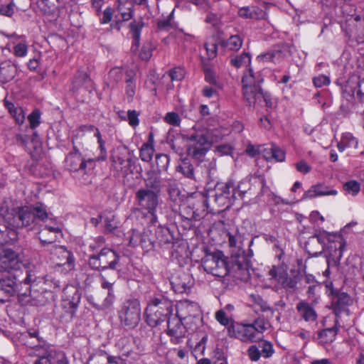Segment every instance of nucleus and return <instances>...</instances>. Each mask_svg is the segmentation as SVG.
Wrapping results in <instances>:
<instances>
[{
  "instance_id": "obj_7",
  "label": "nucleus",
  "mask_w": 364,
  "mask_h": 364,
  "mask_svg": "<svg viewBox=\"0 0 364 364\" xmlns=\"http://www.w3.org/2000/svg\"><path fill=\"white\" fill-rule=\"evenodd\" d=\"M144 26L143 20H134L129 23V32L132 36L131 51L134 53L139 52L138 56L141 60L149 61L153 55V51L156 49V46L150 41L144 42L139 50L141 34Z\"/></svg>"
},
{
  "instance_id": "obj_11",
  "label": "nucleus",
  "mask_w": 364,
  "mask_h": 364,
  "mask_svg": "<svg viewBox=\"0 0 364 364\" xmlns=\"http://www.w3.org/2000/svg\"><path fill=\"white\" fill-rule=\"evenodd\" d=\"M24 278L25 276L15 279L14 276L9 275L6 277L0 279V302L4 303L8 301L15 294L29 296V285H25Z\"/></svg>"
},
{
  "instance_id": "obj_14",
  "label": "nucleus",
  "mask_w": 364,
  "mask_h": 364,
  "mask_svg": "<svg viewBox=\"0 0 364 364\" xmlns=\"http://www.w3.org/2000/svg\"><path fill=\"white\" fill-rule=\"evenodd\" d=\"M48 252L50 262L55 267L66 266V270L70 271L75 267V257L71 251L63 245H49L44 249Z\"/></svg>"
},
{
  "instance_id": "obj_1",
  "label": "nucleus",
  "mask_w": 364,
  "mask_h": 364,
  "mask_svg": "<svg viewBox=\"0 0 364 364\" xmlns=\"http://www.w3.org/2000/svg\"><path fill=\"white\" fill-rule=\"evenodd\" d=\"M229 276L238 284L240 282H247L250 279L249 262L242 250V238L241 235L229 234Z\"/></svg>"
},
{
  "instance_id": "obj_42",
  "label": "nucleus",
  "mask_w": 364,
  "mask_h": 364,
  "mask_svg": "<svg viewBox=\"0 0 364 364\" xmlns=\"http://www.w3.org/2000/svg\"><path fill=\"white\" fill-rule=\"evenodd\" d=\"M189 350L187 348H173L167 353L173 364H188Z\"/></svg>"
},
{
  "instance_id": "obj_4",
  "label": "nucleus",
  "mask_w": 364,
  "mask_h": 364,
  "mask_svg": "<svg viewBox=\"0 0 364 364\" xmlns=\"http://www.w3.org/2000/svg\"><path fill=\"white\" fill-rule=\"evenodd\" d=\"M0 215L11 228H23L34 223V215L30 206L10 208L4 201L0 206Z\"/></svg>"
},
{
  "instance_id": "obj_39",
  "label": "nucleus",
  "mask_w": 364,
  "mask_h": 364,
  "mask_svg": "<svg viewBox=\"0 0 364 364\" xmlns=\"http://www.w3.org/2000/svg\"><path fill=\"white\" fill-rule=\"evenodd\" d=\"M18 238V233L16 230L0 223V245L13 244Z\"/></svg>"
},
{
  "instance_id": "obj_12",
  "label": "nucleus",
  "mask_w": 364,
  "mask_h": 364,
  "mask_svg": "<svg viewBox=\"0 0 364 364\" xmlns=\"http://www.w3.org/2000/svg\"><path fill=\"white\" fill-rule=\"evenodd\" d=\"M160 195L144 188H139L135 193V201L138 210L151 216V223L157 222V208L159 205Z\"/></svg>"
},
{
  "instance_id": "obj_38",
  "label": "nucleus",
  "mask_w": 364,
  "mask_h": 364,
  "mask_svg": "<svg viewBox=\"0 0 364 364\" xmlns=\"http://www.w3.org/2000/svg\"><path fill=\"white\" fill-rule=\"evenodd\" d=\"M154 152V136L153 132H149L147 141L139 149V157L141 161L149 162L152 160Z\"/></svg>"
},
{
  "instance_id": "obj_5",
  "label": "nucleus",
  "mask_w": 364,
  "mask_h": 364,
  "mask_svg": "<svg viewBox=\"0 0 364 364\" xmlns=\"http://www.w3.org/2000/svg\"><path fill=\"white\" fill-rule=\"evenodd\" d=\"M173 305L172 302L164 298H154L151 299L144 312L145 321L151 327H156L161 322L173 315Z\"/></svg>"
},
{
  "instance_id": "obj_44",
  "label": "nucleus",
  "mask_w": 364,
  "mask_h": 364,
  "mask_svg": "<svg viewBox=\"0 0 364 364\" xmlns=\"http://www.w3.org/2000/svg\"><path fill=\"white\" fill-rule=\"evenodd\" d=\"M145 187L144 189L153 191L154 193L159 194L161 191V181L160 178L155 173H149L147 178L144 179Z\"/></svg>"
},
{
  "instance_id": "obj_24",
  "label": "nucleus",
  "mask_w": 364,
  "mask_h": 364,
  "mask_svg": "<svg viewBox=\"0 0 364 364\" xmlns=\"http://www.w3.org/2000/svg\"><path fill=\"white\" fill-rule=\"evenodd\" d=\"M192 199L194 203L193 210L196 212L198 220H200L205 215V213H210L215 214L216 213H220L225 211L228 209V206L225 207L221 210H217L214 211L213 209L209 208L208 197L206 193L203 192L195 193L193 196L188 198Z\"/></svg>"
},
{
  "instance_id": "obj_13",
  "label": "nucleus",
  "mask_w": 364,
  "mask_h": 364,
  "mask_svg": "<svg viewBox=\"0 0 364 364\" xmlns=\"http://www.w3.org/2000/svg\"><path fill=\"white\" fill-rule=\"evenodd\" d=\"M204 270L223 280L228 275V257L220 250L207 253L202 259Z\"/></svg>"
},
{
  "instance_id": "obj_21",
  "label": "nucleus",
  "mask_w": 364,
  "mask_h": 364,
  "mask_svg": "<svg viewBox=\"0 0 364 364\" xmlns=\"http://www.w3.org/2000/svg\"><path fill=\"white\" fill-rule=\"evenodd\" d=\"M210 144L204 134H193L189 139L188 153L193 158L201 160L209 150Z\"/></svg>"
},
{
  "instance_id": "obj_34",
  "label": "nucleus",
  "mask_w": 364,
  "mask_h": 364,
  "mask_svg": "<svg viewBox=\"0 0 364 364\" xmlns=\"http://www.w3.org/2000/svg\"><path fill=\"white\" fill-rule=\"evenodd\" d=\"M337 193L336 190L332 189L324 184L318 183L312 186L306 191L303 196V198L308 199L323 196H336Z\"/></svg>"
},
{
  "instance_id": "obj_45",
  "label": "nucleus",
  "mask_w": 364,
  "mask_h": 364,
  "mask_svg": "<svg viewBox=\"0 0 364 364\" xmlns=\"http://www.w3.org/2000/svg\"><path fill=\"white\" fill-rule=\"evenodd\" d=\"M93 132L94 136L97 138L98 149L100 150L99 155L96 158H94V159H96V161H105L107 158V151L105 146L106 142L103 139L100 129L95 125Z\"/></svg>"
},
{
  "instance_id": "obj_48",
  "label": "nucleus",
  "mask_w": 364,
  "mask_h": 364,
  "mask_svg": "<svg viewBox=\"0 0 364 364\" xmlns=\"http://www.w3.org/2000/svg\"><path fill=\"white\" fill-rule=\"evenodd\" d=\"M30 207L34 215V222L36 219L44 221L48 218L47 207L42 203H36Z\"/></svg>"
},
{
  "instance_id": "obj_62",
  "label": "nucleus",
  "mask_w": 364,
  "mask_h": 364,
  "mask_svg": "<svg viewBox=\"0 0 364 364\" xmlns=\"http://www.w3.org/2000/svg\"><path fill=\"white\" fill-rule=\"evenodd\" d=\"M214 364H228L225 349L220 348L218 344L214 350Z\"/></svg>"
},
{
  "instance_id": "obj_53",
  "label": "nucleus",
  "mask_w": 364,
  "mask_h": 364,
  "mask_svg": "<svg viewBox=\"0 0 364 364\" xmlns=\"http://www.w3.org/2000/svg\"><path fill=\"white\" fill-rule=\"evenodd\" d=\"M28 121L29 122V127L33 132L39 127L41 123V112L39 109H34L28 116Z\"/></svg>"
},
{
  "instance_id": "obj_47",
  "label": "nucleus",
  "mask_w": 364,
  "mask_h": 364,
  "mask_svg": "<svg viewBox=\"0 0 364 364\" xmlns=\"http://www.w3.org/2000/svg\"><path fill=\"white\" fill-rule=\"evenodd\" d=\"M156 237L161 245L171 244L173 240V235L167 227L159 226L156 230Z\"/></svg>"
},
{
  "instance_id": "obj_22",
  "label": "nucleus",
  "mask_w": 364,
  "mask_h": 364,
  "mask_svg": "<svg viewBox=\"0 0 364 364\" xmlns=\"http://www.w3.org/2000/svg\"><path fill=\"white\" fill-rule=\"evenodd\" d=\"M192 199H186V201L177 203L178 208L174 205L172 209L174 212L178 213V220L184 223L185 228H191L193 226V222L197 221L196 212L193 210L194 203Z\"/></svg>"
},
{
  "instance_id": "obj_50",
  "label": "nucleus",
  "mask_w": 364,
  "mask_h": 364,
  "mask_svg": "<svg viewBox=\"0 0 364 364\" xmlns=\"http://www.w3.org/2000/svg\"><path fill=\"white\" fill-rule=\"evenodd\" d=\"M355 35L360 43H364V17L356 16L353 18Z\"/></svg>"
},
{
  "instance_id": "obj_26",
  "label": "nucleus",
  "mask_w": 364,
  "mask_h": 364,
  "mask_svg": "<svg viewBox=\"0 0 364 364\" xmlns=\"http://www.w3.org/2000/svg\"><path fill=\"white\" fill-rule=\"evenodd\" d=\"M60 235L61 230L59 227L45 225L38 232V238L42 246L46 249L49 245H55V242Z\"/></svg>"
},
{
  "instance_id": "obj_30",
  "label": "nucleus",
  "mask_w": 364,
  "mask_h": 364,
  "mask_svg": "<svg viewBox=\"0 0 364 364\" xmlns=\"http://www.w3.org/2000/svg\"><path fill=\"white\" fill-rule=\"evenodd\" d=\"M133 346V338L126 336L120 337L115 343V347L121 354L120 357H132L134 359H138L139 355L134 352Z\"/></svg>"
},
{
  "instance_id": "obj_61",
  "label": "nucleus",
  "mask_w": 364,
  "mask_h": 364,
  "mask_svg": "<svg viewBox=\"0 0 364 364\" xmlns=\"http://www.w3.org/2000/svg\"><path fill=\"white\" fill-rule=\"evenodd\" d=\"M252 326L255 328V332L257 333L258 336H260L264 331L268 329L270 325L269 321L264 318H258L252 323Z\"/></svg>"
},
{
  "instance_id": "obj_51",
  "label": "nucleus",
  "mask_w": 364,
  "mask_h": 364,
  "mask_svg": "<svg viewBox=\"0 0 364 364\" xmlns=\"http://www.w3.org/2000/svg\"><path fill=\"white\" fill-rule=\"evenodd\" d=\"M250 56L248 53H242L235 57L231 58L230 63L235 68L246 67L250 63Z\"/></svg>"
},
{
  "instance_id": "obj_59",
  "label": "nucleus",
  "mask_w": 364,
  "mask_h": 364,
  "mask_svg": "<svg viewBox=\"0 0 364 364\" xmlns=\"http://www.w3.org/2000/svg\"><path fill=\"white\" fill-rule=\"evenodd\" d=\"M208 341V336H204L200 339L199 342H198L196 346L192 348L191 353L192 355L197 358L198 356L203 355L204 352L205 350V345Z\"/></svg>"
},
{
  "instance_id": "obj_20",
  "label": "nucleus",
  "mask_w": 364,
  "mask_h": 364,
  "mask_svg": "<svg viewBox=\"0 0 364 364\" xmlns=\"http://www.w3.org/2000/svg\"><path fill=\"white\" fill-rule=\"evenodd\" d=\"M33 364H69V360L63 350L49 345L43 354H38Z\"/></svg>"
},
{
  "instance_id": "obj_36",
  "label": "nucleus",
  "mask_w": 364,
  "mask_h": 364,
  "mask_svg": "<svg viewBox=\"0 0 364 364\" xmlns=\"http://www.w3.org/2000/svg\"><path fill=\"white\" fill-rule=\"evenodd\" d=\"M125 93L129 102H132L136 90V73L130 69L125 72Z\"/></svg>"
},
{
  "instance_id": "obj_19",
  "label": "nucleus",
  "mask_w": 364,
  "mask_h": 364,
  "mask_svg": "<svg viewBox=\"0 0 364 364\" xmlns=\"http://www.w3.org/2000/svg\"><path fill=\"white\" fill-rule=\"evenodd\" d=\"M117 11L118 14L114 16V21L110 23V30L119 32L124 21L131 20L134 16L133 1H117Z\"/></svg>"
},
{
  "instance_id": "obj_40",
  "label": "nucleus",
  "mask_w": 364,
  "mask_h": 364,
  "mask_svg": "<svg viewBox=\"0 0 364 364\" xmlns=\"http://www.w3.org/2000/svg\"><path fill=\"white\" fill-rule=\"evenodd\" d=\"M133 161L131 158L117 157L113 161L114 168L120 173L121 176L124 178L127 177L129 173H132Z\"/></svg>"
},
{
  "instance_id": "obj_10",
  "label": "nucleus",
  "mask_w": 364,
  "mask_h": 364,
  "mask_svg": "<svg viewBox=\"0 0 364 364\" xmlns=\"http://www.w3.org/2000/svg\"><path fill=\"white\" fill-rule=\"evenodd\" d=\"M118 318L122 327L127 330L135 328L141 320V305L139 300H125L118 311Z\"/></svg>"
},
{
  "instance_id": "obj_33",
  "label": "nucleus",
  "mask_w": 364,
  "mask_h": 364,
  "mask_svg": "<svg viewBox=\"0 0 364 364\" xmlns=\"http://www.w3.org/2000/svg\"><path fill=\"white\" fill-rule=\"evenodd\" d=\"M4 107L14 119L16 124L22 125L26 119V115L22 107L16 105L13 102L5 97L3 100Z\"/></svg>"
},
{
  "instance_id": "obj_3",
  "label": "nucleus",
  "mask_w": 364,
  "mask_h": 364,
  "mask_svg": "<svg viewBox=\"0 0 364 364\" xmlns=\"http://www.w3.org/2000/svg\"><path fill=\"white\" fill-rule=\"evenodd\" d=\"M194 305L185 302L177 308L176 315H172L167 319L166 333L170 337L171 343L177 345L182 342L186 337L188 321H192L193 316L191 314Z\"/></svg>"
},
{
  "instance_id": "obj_41",
  "label": "nucleus",
  "mask_w": 364,
  "mask_h": 364,
  "mask_svg": "<svg viewBox=\"0 0 364 364\" xmlns=\"http://www.w3.org/2000/svg\"><path fill=\"white\" fill-rule=\"evenodd\" d=\"M296 310L299 315L307 322H314L317 319V314L314 309L306 301H301L296 304Z\"/></svg>"
},
{
  "instance_id": "obj_29",
  "label": "nucleus",
  "mask_w": 364,
  "mask_h": 364,
  "mask_svg": "<svg viewBox=\"0 0 364 364\" xmlns=\"http://www.w3.org/2000/svg\"><path fill=\"white\" fill-rule=\"evenodd\" d=\"M101 287L107 290V295L103 301V306L109 308L113 305L116 300V294L114 290L115 277L107 278L106 274H100Z\"/></svg>"
},
{
  "instance_id": "obj_15",
  "label": "nucleus",
  "mask_w": 364,
  "mask_h": 364,
  "mask_svg": "<svg viewBox=\"0 0 364 364\" xmlns=\"http://www.w3.org/2000/svg\"><path fill=\"white\" fill-rule=\"evenodd\" d=\"M128 245L132 247H140L146 252L153 250L154 242L151 237V230L149 228H132L125 235Z\"/></svg>"
},
{
  "instance_id": "obj_57",
  "label": "nucleus",
  "mask_w": 364,
  "mask_h": 364,
  "mask_svg": "<svg viewBox=\"0 0 364 364\" xmlns=\"http://www.w3.org/2000/svg\"><path fill=\"white\" fill-rule=\"evenodd\" d=\"M288 52L289 48L287 46H277L273 50L271 51L273 62L277 63L280 61L281 60L286 57Z\"/></svg>"
},
{
  "instance_id": "obj_32",
  "label": "nucleus",
  "mask_w": 364,
  "mask_h": 364,
  "mask_svg": "<svg viewBox=\"0 0 364 364\" xmlns=\"http://www.w3.org/2000/svg\"><path fill=\"white\" fill-rule=\"evenodd\" d=\"M259 154H262L267 161L274 159L282 162L285 159V152L274 144L269 147L259 146Z\"/></svg>"
},
{
  "instance_id": "obj_46",
  "label": "nucleus",
  "mask_w": 364,
  "mask_h": 364,
  "mask_svg": "<svg viewBox=\"0 0 364 364\" xmlns=\"http://www.w3.org/2000/svg\"><path fill=\"white\" fill-rule=\"evenodd\" d=\"M59 0H38L37 4L43 14L51 15L58 11Z\"/></svg>"
},
{
  "instance_id": "obj_16",
  "label": "nucleus",
  "mask_w": 364,
  "mask_h": 364,
  "mask_svg": "<svg viewBox=\"0 0 364 364\" xmlns=\"http://www.w3.org/2000/svg\"><path fill=\"white\" fill-rule=\"evenodd\" d=\"M21 262L18 255L11 249L4 250L3 255L0 257V270L6 272L9 275L14 276L16 279L18 277H23L25 274L21 269Z\"/></svg>"
},
{
  "instance_id": "obj_64",
  "label": "nucleus",
  "mask_w": 364,
  "mask_h": 364,
  "mask_svg": "<svg viewBox=\"0 0 364 364\" xmlns=\"http://www.w3.org/2000/svg\"><path fill=\"white\" fill-rule=\"evenodd\" d=\"M164 120L168 124L173 127H178L181 124L179 114L175 112H169L166 114Z\"/></svg>"
},
{
  "instance_id": "obj_63",
  "label": "nucleus",
  "mask_w": 364,
  "mask_h": 364,
  "mask_svg": "<svg viewBox=\"0 0 364 364\" xmlns=\"http://www.w3.org/2000/svg\"><path fill=\"white\" fill-rule=\"evenodd\" d=\"M28 53V46L26 41H23L14 46V54L18 58H23Z\"/></svg>"
},
{
  "instance_id": "obj_18",
  "label": "nucleus",
  "mask_w": 364,
  "mask_h": 364,
  "mask_svg": "<svg viewBox=\"0 0 364 364\" xmlns=\"http://www.w3.org/2000/svg\"><path fill=\"white\" fill-rule=\"evenodd\" d=\"M229 336H234L244 342H257L261 338V336H258L257 333L255 332V328L252 324H235L230 319Z\"/></svg>"
},
{
  "instance_id": "obj_52",
  "label": "nucleus",
  "mask_w": 364,
  "mask_h": 364,
  "mask_svg": "<svg viewBox=\"0 0 364 364\" xmlns=\"http://www.w3.org/2000/svg\"><path fill=\"white\" fill-rule=\"evenodd\" d=\"M336 334L337 328L336 327L333 326L321 331L318 333V338L321 340V343H328L332 342L335 339Z\"/></svg>"
},
{
  "instance_id": "obj_56",
  "label": "nucleus",
  "mask_w": 364,
  "mask_h": 364,
  "mask_svg": "<svg viewBox=\"0 0 364 364\" xmlns=\"http://www.w3.org/2000/svg\"><path fill=\"white\" fill-rule=\"evenodd\" d=\"M173 17V11H172L166 18L158 19L156 23L157 30L159 31H169L172 28V20Z\"/></svg>"
},
{
  "instance_id": "obj_31",
  "label": "nucleus",
  "mask_w": 364,
  "mask_h": 364,
  "mask_svg": "<svg viewBox=\"0 0 364 364\" xmlns=\"http://www.w3.org/2000/svg\"><path fill=\"white\" fill-rule=\"evenodd\" d=\"M86 364H127L125 359L119 355H112L107 353L90 355Z\"/></svg>"
},
{
  "instance_id": "obj_28",
  "label": "nucleus",
  "mask_w": 364,
  "mask_h": 364,
  "mask_svg": "<svg viewBox=\"0 0 364 364\" xmlns=\"http://www.w3.org/2000/svg\"><path fill=\"white\" fill-rule=\"evenodd\" d=\"M18 341L21 344L33 350L37 357L38 354H43L49 346L44 338H30L25 335H19Z\"/></svg>"
},
{
  "instance_id": "obj_2",
  "label": "nucleus",
  "mask_w": 364,
  "mask_h": 364,
  "mask_svg": "<svg viewBox=\"0 0 364 364\" xmlns=\"http://www.w3.org/2000/svg\"><path fill=\"white\" fill-rule=\"evenodd\" d=\"M23 281L26 286L29 285V296L36 306L45 305L48 299V295L52 296L53 291L60 289V282L51 275L37 280L36 277L27 269Z\"/></svg>"
},
{
  "instance_id": "obj_58",
  "label": "nucleus",
  "mask_w": 364,
  "mask_h": 364,
  "mask_svg": "<svg viewBox=\"0 0 364 364\" xmlns=\"http://www.w3.org/2000/svg\"><path fill=\"white\" fill-rule=\"evenodd\" d=\"M168 193L171 200L173 202L177 203L178 200H181V191L178 187L176 181L170 180L168 184Z\"/></svg>"
},
{
  "instance_id": "obj_60",
  "label": "nucleus",
  "mask_w": 364,
  "mask_h": 364,
  "mask_svg": "<svg viewBox=\"0 0 364 364\" xmlns=\"http://www.w3.org/2000/svg\"><path fill=\"white\" fill-rule=\"evenodd\" d=\"M178 170L188 178H194V168L193 165L187 161H183L178 166Z\"/></svg>"
},
{
  "instance_id": "obj_25",
  "label": "nucleus",
  "mask_w": 364,
  "mask_h": 364,
  "mask_svg": "<svg viewBox=\"0 0 364 364\" xmlns=\"http://www.w3.org/2000/svg\"><path fill=\"white\" fill-rule=\"evenodd\" d=\"M193 279L191 275L185 272H181L173 275L171 279L173 289L179 294L189 291L193 285Z\"/></svg>"
},
{
  "instance_id": "obj_9",
  "label": "nucleus",
  "mask_w": 364,
  "mask_h": 364,
  "mask_svg": "<svg viewBox=\"0 0 364 364\" xmlns=\"http://www.w3.org/2000/svg\"><path fill=\"white\" fill-rule=\"evenodd\" d=\"M96 159H86L83 156L78 146H75L70 151L64 161L65 168L73 173L87 174L95 167Z\"/></svg>"
},
{
  "instance_id": "obj_35",
  "label": "nucleus",
  "mask_w": 364,
  "mask_h": 364,
  "mask_svg": "<svg viewBox=\"0 0 364 364\" xmlns=\"http://www.w3.org/2000/svg\"><path fill=\"white\" fill-rule=\"evenodd\" d=\"M92 80L87 72L78 70L71 82L70 91L75 94L84 86L92 84Z\"/></svg>"
},
{
  "instance_id": "obj_54",
  "label": "nucleus",
  "mask_w": 364,
  "mask_h": 364,
  "mask_svg": "<svg viewBox=\"0 0 364 364\" xmlns=\"http://www.w3.org/2000/svg\"><path fill=\"white\" fill-rule=\"evenodd\" d=\"M218 45L221 47H225L226 46L224 40L220 41L218 43L213 40H210L205 43V48L210 59L214 58L216 56Z\"/></svg>"
},
{
  "instance_id": "obj_6",
  "label": "nucleus",
  "mask_w": 364,
  "mask_h": 364,
  "mask_svg": "<svg viewBox=\"0 0 364 364\" xmlns=\"http://www.w3.org/2000/svg\"><path fill=\"white\" fill-rule=\"evenodd\" d=\"M263 78L259 74H254L252 69L248 70V74L243 76L242 82L244 98L250 107L262 106L264 92L260 87Z\"/></svg>"
},
{
  "instance_id": "obj_49",
  "label": "nucleus",
  "mask_w": 364,
  "mask_h": 364,
  "mask_svg": "<svg viewBox=\"0 0 364 364\" xmlns=\"http://www.w3.org/2000/svg\"><path fill=\"white\" fill-rule=\"evenodd\" d=\"M15 68L9 64L1 63L0 65V82H7L14 77Z\"/></svg>"
},
{
  "instance_id": "obj_27",
  "label": "nucleus",
  "mask_w": 364,
  "mask_h": 364,
  "mask_svg": "<svg viewBox=\"0 0 364 364\" xmlns=\"http://www.w3.org/2000/svg\"><path fill=\"white\" fill-rule=\"evenodd\" d=\"M269 274L272 279H276L287 290H294L296 287L297 281L295 278L289 277L287 272L282 268L272 267Z\"/></svg>"
},
{
  "instance_id": "obj_17",
  "label": "nucleus",
  "mask_w": 364,
  "mask_h": 364,
  "mask_svg": "<svg viewBox=\"0 0 364 364\" xmlns=\"http://www.w3.org/2000/svg\"><path fill=\"white\" fill-rule=\"evenodd\" d=\"M81 299V294L74 286H68L63 289L60 306L67 314L68 319L75 316Z\"/></svg>"
},
{
  "instance_id": "obj_55",
  "label": "nucleus",
  "mask_w": 364,
  "mask_h": 364,
  "mask_svg": "<svg viewBox=\"0 0 364 364\" xmlns=\"http://www.w3.org/2000/svg\"><path fill=\"white\" fill-rule=\"evenodd\" d=\"M170 163L169 156L165 154L156 155V164L158 172L161 173L167 170Z\"/></svg>"
},
{
  "instance_id": "obj_8",
  "label": "nucleus",
  "mask_w": 364,
  "mask_h": 364,
  "mask_svg": "<svg viewBox=\"0 0 364 364\" xmlns=\"http://www.w3.org/2000/svg\"><path fill=\"white\" fill-rule=\"evenodd\" d=\"M120 255L111 248H102L99 252L92 253L88 258L89 267L99 272L107 269L114 271L119 263Z\"/></svg>"
},
{
  "instance_id": "obj_23",
  "label": "nucleus",
  "mask_w": 364,
  "mask_h": 364,
  "mask_svg": "<svg viewBox=\"0 0 364 364\" xmlns=\"http://www.w3.org/2000/svg\"><path fill=\"white\" fill-rule=\"evenodd\" d=\"M330 292L332 295L331 306L336 316H339L343 313L348 315V306L352 304V299L349 295L345 292H341L333 287H331Z\"/></svg>"
},
{
  "instance_id": "obj_37",
  "label": "nucleus",
  "mask_w": 364,
  "mask_h": 364,
  "mask_svg": "<svg viewBox=\"0 0 364 364\" xmlns=\"http://www.w3.org/2000/svg\"><path fill=\"white\" fill-rule=\"evenodd\" d=\"M324 241L325 237L322 234H316L314 236L309 238L306 244V248L310 255L318 256L323 252V244H324Z\"/></svg>"
},
{
  "instance_id": "obj_43",
  "label": "nucleus",
  "mask_w": 364,
  "mask_h": 364,
  "mask_svg": "<svg viewBox=\"0 0 364 364\" xmlns=\"http://www.w3.org/2000/svg\"><path fill=\"white\" fill-rule=\"evenodd\" d=\"M93 129L94 125L92 124H83L75 129L71 137L73 148L78 146L77 145H82V139L85 137V133L93 132Z\"/></svg>"
}]
</instances>
